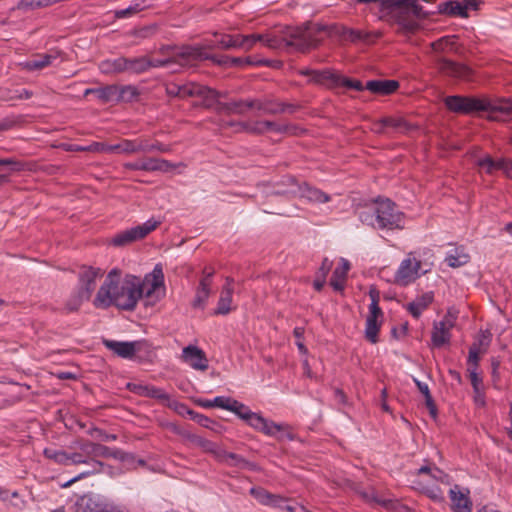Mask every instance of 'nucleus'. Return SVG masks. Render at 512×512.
<instances>
[{"label":"nucleus","instance_id":"f257e3e1","mask_svg":"<svg viewBox=\"0 0 512 512\" xmlns=\"http://www.w3.org/2000/svg\"><path fill=\"white\" fill-rule=\"evenodd\" d=\"M140 299L139 278L131 274L121 277L120 270L112 269L100 286L93 305L100 309L115 306L120 310L133 311Z\"/></svg>","mask_w":512,"mask_h":512},{"label":"nucleus","instance_id":"f03ea898","mask_svg":"<svg viewBox=\"0 0 512 512\" xmlns=\"http://www.w3.org/2000/svg\"><path fill=\"white\" fill-rule=\"evenodd\" d=\"M69 465H88L92 469L80 473L78 476L66 482L63 487H69L72 483L88 477L96 472H100L103 463L99 458H109L113 456L110 448L99 443L86 439H79L73 442L68 448Z\"/></svg>","mask_w":512,"mask_h":512},{"label":"nucleus","instance_id":"7ed1b4c3","mask_svg":"<svg viewBox=\"0 0 512 512\" xmlns=\"http://www.w3.org/2000/svg\"><path fill=\"white\" fill-rule=\"evenodd\" d=\"M358 217L363 224L380 230H395L404 228V213L396 204L387 198H378L363 206L358 211Z\"/></svg>","mask_w":512,"mask_h":512},{"label":"nucleus","instance_id":"20e7f679","mask_svg":"<svg viewBox=\"0 0 512 512\" xmlns=\"http://www.w3.org/2000/svg\"><path fill=\"white\" fill-rule=\"evenodd\" d=\"M437 483L450 484V477L437 467L422 466L412 481L413 487L435 502L444 501V493Z\"/></svg>","mask_w":512,"mask_h":512},{"label":"nucleus","instance_id":"39448f33","mask_svg":"<svg viewBox=\"0 0 512 512\" xmlns=\"http://www.w3.org/2000/svg\"><path fill=\"white\" fill-rule=\"evenodd\" d=\"M411 2L408 1L400 6H388L391 10L386 14L385 20L399 34H413L420 27L418 18L422 8Z\"/></svg>","mask_w":512,"mask_h":512},{"label":"nucleus","instance_id":"423d86ee","mask_svg":"<svg viewBox=\"0 0 512 512\" xmlns=\"http://www.w3.org/2000/svg\"><path fill=\"white\" fill-rule=\"evenodd\" d=\"M171 52L166 59H150L148 57L149 69L156 67H167L171 64H178L182 67L191 66L202 58H208L201 47L183 46L180 48L163 47L162 53Z\"/></svg>","mask_w":512,"mask_h":512},{"label":"nucleus","instance_id":"0eeeda50","mask_svg":"<svg viewBox=\"0 0 512 512\" xmlns=\"http://www.w3.org/2000/svg\"><path fill=\"white\" fill-rule=\"evenodd\" d=\"M299 74L303 76H308L309 81L316 84L346 87L356 91H362L365 88L362 85L361 81L346 78L329 69L314 70L309 68H303L299 70Z\"/></svg>","mask_w":512,"mask_h":512},{"label":"nucleus","instance_id":"6e6552de","mask_svg":"<svg viewBox=\"0 0 512 512\" xmlns=\"http://www.w3.org/2000/svg\"><path fill=\"white\" fill-rule=\"evenodd\" d=\"M283 185L286 188L278 189L276 194L280 195H292L306 199L308 202L313 204H323L331 200V196L324 191L310 186L307 183H298L294 178L287 177L283 180Z\"/></svg>","mask_w":512,"mask_h":512},{"label":"nucleus","instance_id":"1a4fd4ad","mask_svg":"<svg viewBox=\"0 0 512 512\" xmlns=\"http://www.w3.org/2000/svg\"><path fill=\"white\" fill-rule=\"evenodd\" d=\"M426 266L427 265H422L420 260L411 257L410 254L400 263L394 276V282L400 286H407L421 275L430 271L431 268Z\"/></svg>","mask_w":512,"mask_h":512},{"label":"nucleus","instance_id":"9d476101","mask_svg":"<svg viewBox=\"0 0 512 512\" xmlns=\"http://www.w3.org/2000/svg\"><path fill=\"white\" fill-rule=\"evenodd\" d=\"M446 107L459 114H470L478 111H488L490 102L486 99L466 96H448L444 100Z\"/></svg>","mask_w":512,"mask_h":512},{"label":"nucleus","instance_id":"9b49d317","mask_svg":"<svg viewBox=\"0 0 512 512\" xmlns=\"http://www.w3.org/2000/svg\"><path fill=\"white\" fill-rule=\"evenodd\" d=\"M160 223V221L153 218L149 219L141 225L117 233L111 239L110 243L116 247L126 246L134 241L145 238L149 233L154 231Z\"/></svg>","mask_w":512,"mask_h":512},{"label":"nucleus","instance_id":"f8f14e48","mask_svg":"<svg viewBox=\"0 0 512 512\" xmlns=\"http://www.w3.org/2000/svg\"><path fill=\"white\" fill-rule=\"evenodd\" d=\"M127 388L129 391L138 396L156 399L170 408L176 409L178 406L176 401L171 400V397L168 393H166L162 388L156 387L154 385L144 383H128Z\"/></svg>","mask_w":512,"mask_h":512},{"label":"nucleus","instance_id":"ddd939ff","mask_svg":"<svg viewBox=\"0 0 512 512\" xmlns=\"http://www.w3.org/2000/svg\"><path fill=\"white\" fill-rule=\"evenodd\" d=\"M194 96L203 98L206 105L211 106L214 102H217L221 95L214 89L193 82L180 84L178 98L185 99Z\"/></svg>","mask_w":512,"mask_h":512},{"label":"nucleus","instance_id":"4468645a","mask_svg":"<svg viewBox=\"0 0 512 512\" xmlns=\"http://www.w3.org/2000/svg\"><path fill=\"white\" fill-rule=\"evenodd\" d=\"M141 290V298L143 296L149 298L154 294H158L160 289H164V273L161 264H156L151 273L145 275L141 281L139 279Z\"/></svg>","mask_w":512,"mask_h":512},{"label":"nucleus","instance_id":"2eb2a0df","mask_svg":"<svg viewBox=\"0 0 512 512\" xmlns=\"http://www.w3.org/2000/svg\"><path fill=\"white\" fill-rule=\"evenodd\" d=\"M127 170L131 171H162L168 172L176 167V165L165 159L143 158L134 162H127L123 165Z\"/></svg>","mask_w":512,"mask_h":512},{"label":"nucleus","instance_id":"dca6fc26","mask_svg":"<svg viewBox=\"0 0 512 512\" xmlns=\"http://www.w3.org/2000/svg\"><path fill=\"white\" fill-rule=\"evenodd\" d=\"M455 321L456 316L448 312L441 321L434 323L431 336L433 346L439 348L449 343L451 338L450 331L454 327Z\"/></svg>","mask_w":512,"mask_h":512},{"label":"nucleus","instance_id":"f3484780","mask_svg":"<svg viewBox=\"0 0 512 512\" xmlns=\"http://www.w3.org/2000/svg\"><path fill=\"white\" fill-rule=\"evenodd\" d=\"M383 314L378 305V299L372 296V301L369 305V314L366 318V326H365V337L371 343H376L378 341V332L381 326L380 319Z\"/></svg>","mask_w":512,"mask_h":512},{"label":"nucleus","instance_id":"a211bd4d","mask_svg":"<svg viewBox=\"0 0 512 512\" xmlns=\"http://www.w3.org/2000/svg\"><path fill=\"white\" fill-rule=\"evenodd\" d=\"M103 270L94 267H83L79 273V290L82 298L90 299L96 288V280L103 276Z\"/></svg>","mask_w":512,"mask_h":512},{"label":"nucleus","instance_id":"6ab92c4d","mask_svg":"<svg viewBox=\"0 0 512 512\" xmlns=\"http://www.w3.org/2000/svg\"><path fill=\"white\" fill-rule=\"evenodd\" d=\"M437 67L442 74L452 78L470 80L472 76V70L469 67L446 58H439Z\"/></svg>","mask_w":512,"mask_h":512},{"label":"nucleus","instance_id":"aec40b11","mask_svg":"<svg viewBox=\"0 0 512 512\" xmlns=\"http://www.w3.org/2000/svg\"><path fill=\"white\" fill-rule=\"evenodd\" d=\"M104 345L110 351L119 357L131 359L135 353L142 350L146 346L145 341L120 342L114 340H104Z\"/></svg>","mask_w":512,"mask_h":512},{"label":"nucleus","instance_id":"412c9836","mask_svg":"<svg viewBox=\"0 0 512 512\" xmlns=\"http://www.w3.org/2000/svg\"><path fill=\"white\" fill-rule=\"evenodd\" d=\"M449 496L452 512H472L473 504L469 489L454 485L449 491Z\"/></svg>","mask_w":512,"mask_h":512},{"label":"nucleus","instance_id":"4be33fe9","mask_svg":"<svg viewBox=\"0 0 512 512\" xmlns=\"http://www.w3.org/2000/svg\"><path fill=\"white\" fill-rule=\"evenodd\" d=\"M325 30L326 27L323 25L307 23L304 25L303 30L299 32V39L292 44L296 45L299 50L305 52L317 46L318 41L314 38V34Z\"/></svg>","mask_w":512,"mask_h":512},{"label":"nucleus","instance_id":"5701e85b","mask_svg":"<svg viewBox=\"0 0 512 512\" xmlns=\"http://www.w3.org/2000/svg\"><path fill=\"white\" fill-rule=\"evenodd\" d=\"M182 358L193 369L205 371L208 368L205 353L196 346L185 347L182 351Z\"/></svg>","mask_w":512,"mask_h":512},{"label":"nucleus","instance_id":"b1692460","mask_svg":"<svg viewBox=\"0 0 512 512\" xmlns=\"http://www.w3.org/2000/svg\"><path fill=\"white\" fill-rule=\"evenodd\" d=\"M59 57V52L54 51L47 54H37L34 58L27 60L20 65L27 71L42 70L50 66Z\"/></svg>","mask_w":512,"mask_h":512},{"label":"nucleus","instance_id":"393cba45","mask_svg":"<svg viewBox=\"0 0 512 512\" xmlns=\"http://www.w3.org/2000/svg\"><path fill=\"white\" fill-rule=\"evenodd\" d=\"M250 494L262 505L271 507H282V503L286 500L280 495L272 494L264 488L257 487L251 488Z\"/></svg>","mask_w":512,"mask_h":512},{"label":"nucleus","instance_id":"a878e982","mask_svg":"<svg viewBox=\"0 0 512 512\" xmlns=\"http://www.w3.org/2000/svg\"><path fill=\"white\" fill-rule=\"evenodd\" d=\"M257 42H262L268 47H275V41L266 35L262 34H250L241 35L238 34V49L249 51Z\"/></svg>","mask_w":512,"mask_h":512},{"label":"nucleus","instance_id":"bb28decb","mask_svg":"<svg viewBox=\"0 0 512 512\" xmlns=\"http://www.w3.org/2000/svg\"><path fill=\"white\" fill-rule=\"evenodd\" d=\"M215 40L208 42L203 47L207 49L219 48V49H238V34H214Z\"/></svg>","mask_w":512,"mask_h":512},{"label":"nucleus","instance_id":"cd10ccee","mask_svg":"<svg viewBox=\"0 0 512 512\" xmlns=\"http://www.w3.org/2000/svg\"><path fill=\"white\" fill-rule=\"evenodd\" d=\"M399 87L396 80H371L366 83L365 88L374 94L389 95Z\"/></svg>","mask_w":512,"mask_h":512},{"label":"nucleus","instance_id":"c85d7f7f","mask_svg":"<svg viewBox=\"0 0 512 512\" xmlns=\"http://www.w3.org/2000/svg\"><path fill=\"white\" fill-rule=\"evenodd\" d=\"M290 127L286 124H279L269 120H256L253 121L252 134H264L266 132L286 133Z\"/></svg>","mask_w":512,"mask_h":512},{"label":"nucleus","instance_id":"c756f323","mask_svg":"<svg viewBox=\"0 0 512 512\" xmlns=\"http://www.w3.org/2000/svg\"><path fill=\"white\" fill-rule=\"evenodd\" d=\"M350 269L349 262L341 258L339 265L335 268L333 275L330 279V285L336 291H342L344 289L345 280L347 273Z\"/></svg>","mask_w":512,"mask_h":512},{"label":"nucleus","instance_id":"7c9ffc66","mask_svg":"<svg viewBox=\"0 0 512 512\" xmlns=\"http://www.w3.org/2000/svg\"><path fill=\"white\" fill-rule=\"evenodd\" d=\"M468 372L474 392V403L479 407H484L486 400L482 378L475 369H468Z\"/></svg>","mask_w":512,"mask_h":512},{"label":"nucleus","instance_id":"2f4dec72","mask_svg":"<svg viewBox=\"0 0 512 512\" xmlns=\"http://www.w3.org/2000/svg\"><path fill=\"white\" fill-rule=\"evenodd\" d=\"M434 295L427 292L418 296L414 301L407 304V310L414 318H419L424 310L433 302Z\"/></svg>","mask_w":512,"mask_h":512},{"label":"nucleus","instance_id":"473e14b6","mask_svg":"<svg viewBox=\"0 0 512 512\" xmlns=\"http://www.w3.org/2000/svg\"><path fill=\"white\" fill-rule=\"evenodd\" d=\"M469 260L470 256L462 246L450 250L445 257V262L452 268L461 267L467 264Z\"/></svg>","mask_w":512,"mask_h":512},{"label":"nucleus","instance_id":"72a5a7b5","mask_svg":"<svg viewBox=\"0 0 512 512\" xmlns=\"http://www.w3.org/2000/svg\"><path fill=\"white\" fill-rule=\"evenodd\" d=\"M217 109L227 114L243 115L249 110L248 99L232 100L225 103L217 102Z\"/></svg>","mask_w":512,"mask_h":512},{"label":"nucleus","instance_id":"f704fd0d","mask_svg":"<svg viewBox=\"0 0 512 512\" xmlns=\"http://www.w3.org/2000/svg\"><path fill=\"white\" fill-rule=\"evenodd\" d=\"M477 166L483 169L487 174H493L497 170H502L505 173L507 159L501 158L494 160L491 156L485 155L479 158L476 162Z\"/></svg>","mask_w":512,"mask_h":512},{"label":"nucleus","instance_id":"c9c22d12","mask_svg":"<svg viewBox=\"0 0 512 512\" xmlns=\"http://www.w3.org/2000/svg\"><path fill=\"white\" fill-rule=\"evenodd\" d=\"M125 73L128 74H142L149 70V63L147 56L126 57Z\"/></svg>","mask_w":512,"mask_h":512},{"label":"nucleus","instance_id":"e433bc0d","mask_svg":"<svg viewBox=\"0 0 512 512\" xmlns=\"http://www.w3.org/2000/svg\"><path fill=\"white\" fill-rule=\"evenodd\" d=\"M232 295L233 290H230L229 287L222 288L220 297L218 300L217 308L214 311L215 315H227L232 308Z\"/></svg>","mask_w":512,"mask_h":512},{"label":"nucleus","instance_id":"4c0bfd02","mask_svg":"<svg viewBox=\"0 0 512 512\" xmlns=\"http://www.w3.org/2000/svg\"><path fill=\"white\" fill-rule=\"evenodd\" d=\"M126 57H118L111 60L102 61L100 69L105 74L125 73Z\"/></svg>","mask_w":512,"mask_h":512},{"label":"nucleus","instance_id":"58836bf2","mask_svg":"<svg viewBox=\"0 0 512 512\" xmlns=\"http://www.w3.org/2000/svg\"><path fill=\"white\" fill-rule=\"evenodd\" d=\"M294 104H286L271 99H266L265 114H281V113H294L297 110Z\"/></svg>","mask_w":512,"mask_h":512},{"label":"nucleus","instance_id":"ea45409f","mask_svg":"<svg viewBox=\"0 0 512 512\" xmlns=\"http://www.w3.org/2000/svg\"><path fill=\"white\" fill-rule=\"evenodd\" d=\"M211 293V285L207 281H200L196 290L192 306L203 309Z\"/></svg>","mask_w":512,"mask_h":512},{"label":"nucleus","instance_id":"a19ab883","mask_svg":"<svg viewBox=\"0 0 512 512\" xmlns=\"http://www.w3.org/2000/svg\"><path fill=\"white\" fill-rule=\"evenodd\" d=\"M140 91L134 85H118V103H131L137 101Z\"/></svg>","mask_w":512,"mask_h":512},{"label":"nucleus","instance_id":"79ce46f5","mask_svg":"<svg viewBox=\"0 0 512 512\" xmlns=\"http://www.w3.org/2000/svg\"><path fill=\"white\" fill-rule=\"evenodd\" d=\"M115 507L103 502L98 498L89 497L86 500L82 512H115Z\"/></svg>","mask_w":512,"mask_h":512},{"label":"nucleus","instance_id":"37998d69","mask_svg":"<svg viewBox=\"0 0 512 512\" xmlns=\"http://www.w3.org/2000/svg\"><path fill=\"white\" fill-rule=\"evenodd\" d=\"M145 8H147V5L143 0H135L127 8L116 10L114 14L118 19L128 18L144 10Z\"/></svg>","mask_w":512,"mask_h":512},{"label":"nucleus","instance_id":"c03bdc74","mask_svg":"<svg viewBox=\"0 0 512 512\" xmlns=\"http://www.w3.org/2000/svg\"><path fill=\"white\" fill-rule=\"evenodd\" d=\"M43 454L47 459H50L59 465L69 466L68 449L58 450L53 448H45Z\"/></svg>","mask_w":512,"mask_h":512},{"label":"nucleus","instance_id":"a18cd8bd","mask_svg":"<svg viewBox=\"0 0 512 512\" xmlns=\"http://www.w3.org/2000/svg\"><path fill=\"white\" fill-rule=\"evenodd\" d=\"M97 97L104 102L118 103V85H108L95 90Z\"/></svg>","mask_w":512,"mask_h":512},{"label":"nucleus","instance_id":"49530a36","mask_svg":"<svg viewBox=\"0 0 512 512\" xmlns=\"http://www.w3.org/2000/svg\"><path fill=\"white\" fill-rule=\"evenodd\" d=\"M218 461L235 467H244L247 464V461L240 455L227 452L224 449L220 454V458Z\"/></svg>","mask_w":512,"mask_h":512},{"label":"nucleus","instance_id":"de8ad7c7","mask_svg":"<svg viewBox=\"0 0 512 512\" xmlns=\"http://www.w3.org/2000/svg\"><path fill=\"white\" fill-rule=\"evenodd\" d=\"M341 35L344 39L351 42L367 41L370 34L362 30L343 27Z\"/></svg>","mask_w":512,"mask_h":512},{"label":"nucleus","instance_id":"09e8293b","mask_svg":"<svg viewBox=\"0 0 512 512\" xmlns=\"http://www.w3.org/2000/svg\"><path fill=\"white\" fill-rule=\"evenodd\" d=\"M195 443L200 446L205 452H209L214 455V457L219 460L220 454L222 453L223 449L220 448L216 443L207 440L202 437H196Z\"/></svg>","mask_w":512,"mask_h":512},{"label":"nucleus","instance_id":"8fccbe9b","mask_svg":"<svg viewBox=\"0 0 512 512\" xmlns=\"http://www.w3.org/2000/svg\"><path fill=\"white\" fill-rule=\"evenodd\" d=\"M113 153L134 154L135 147L132 139H122L117 144L112 145Z\"/></svg>","mask_w":512,"mask_h":512},{"label":"nucleus","instance_id":"3c124183","mask_svg":"<svg viewBox=\"0 0 512 512\" xmlns=\"http://www.w3.org/2000/svg\"><path fill=\"white\" fill-rule=\"evenodd\" d=\"M447 11L451 15L460 16L462 18L468 17V12H466V6L463 5L461 0L450 1L447 3Z\"/></svg>","mask_w":512,"mask_h":512},{"label":"nucleus","instance_id":"603ef678","mask_svg":"<svg viewBox=\"0 0 512 512\" xmlns=\"http://www.w3.org/2000/svg\"><path fill=\"white\" fill-rule=\"evenodd\" d=\"M414 382H415L417 388L419 389V391L425 397V402H426L427 407L431 410L432 413H434L435 406H434L433 398L431 396L428 385L424 382L419 381L416 378H414Z\"/></svg>","mask_w":512,"mask_h":512},{"label":"nucleus","instance_id":"864d4df0","mask_svg":"<svg viewBox=\"0 0 512 512\" xmlns=\"http://www.w3.org/2000/svg\"><path fill=\"white\" fill-rule=\"evenodd\" d=\"M284 426L268 419H264L260 431L268 436H275L278 432L282 431Z\"/></svg>","mask_w":512,"mask_h":512},{"label":"nucleus","instance_id":"5fc2aeb1","mask_svg":"<svg viewBox=\"0 0 512 512\" xmlns=\"http://www.w3.org/2000/svg\"><path fill=\"white\" fill-rule=\"evenodd\" d=\"M483 353L482 350L477 347L476 344H473L469 349V356H468V369H475L477 370L478 362H479V355Z\"/></svg>","mask_w":512,"mask_h":512},{"label":"nucleus","instance_id":"6e6d98bb","mask_svg":"<svg viewBox=\"0 0 512 512\" xmlns=\"http://www.w3.org/2000/svg\"><path fill=\"white\" fill-rule=\"evenodd\" d=\"M488 110L499 111V112L504 113L505 115H510L512 113V101L507 99V100H501L495 105H492L490 103V107Z\"/></svg>","mask_w":512,"mask_h":512},{"label":"nucleus","instance_id":"4d7b16f0","mask_svg":"<svg viewBox=\"0 0 512 512\" xmlns=\"http://www.w3.org/2000/svg\"><path fill=\"white\" fill-rule=\"evenodd\" d=\"M87 300L86 298H82V294L77 292L76 295L72 296L66 303L65 309L67 312H74L79 309L82 302Z\"/></svg>","mask_w":512,"mask_h":512},{"label":"nucleus","instance_id":"13d9d810","mask_svg":"<svg viewBox=\"0 0 512 512\" xmlns=\"http://www.w3.org/2000/svg\"><path fill=\"white\" fill-rule=\"evenodd\" d=\"M213 404L215 407L231 411V409H233L232 405L235 404V399L226 396H218L213 399Z\"/></svg>","mask_w":512,"mask_h":512},{"label":"nucleus","instance_id":"bf43d9fd","mask_svg":"<svg viewBox=\"0 0 512 512\" xmlns=\"http://www.w3.org/2000/svg\"><path fill=\"white\" fill-rule=\"evenodd\" d=\"M135 147V153H149L151 141L147 138L139 137L132 139Z\"/></svg>","mask_w":512,"mask_h":512},{"label":"nucleus","instance_id":"052dcab7","mask_svg":"<svg viewBox=\"0 0 512 512\" xmlns=\"http://www.w3.org/2000/svg\"><path fill=\"white\" fill-rule=\"evenodd\" d=\"M233 409H231L230 412L235 413L238 415L241 419L245 420L248 418V414H250L252 411L243 403L235 400V404L232 405Z\"/></svg>","mask_w":512,"mask_h":512},{"label":"nucleus","instance_id":"680f3d73","mask_svg":"<svg viewBox=\"0 0 512 512\" xmlns=\"http://www.w3.org/2000/svg\"><path fill=\"white\" fill-rule=\"evenodd\" d=\"M87 147L88 152L113 153L112 145L102 142H92L90 145H87Z\"/></svg>","mask_w":512,"mask_h":512},{"label":"nucleus","instance_id":"e2e57ef3","mask_svg":"<svg viewBox=\"0 0 512 512\" xmlns=\"http://www.w3.org/2000/svg\"><path fill=\"white\" fill-rule=\"evenodd\" d=\"M456 36H446L432 43V48L435 51H443L448 45H453Z\"/></svg>","mask_w":512,"mask_h":512},{"label":"nucleus","instance_id":"0e129e2a","mask_svg":"<svg viewBox=\"0 0 512 512\" xmlns=\"http://www.w3.org/2000/svg\"><path fill=\"white\" fill-rule=\"evenodd\" d=\"M156 32V26H145L134 30L131 34L139 39H145L153 36Z\"/></svg>","mask_w":512,"mask_h":512},{"label":"nucleus","instance_id":"69168bd1","mask_svg":"<svg viewBox=\"0 0 512 512\" xmlns=\"http://www.w3.org/2000/svg\"><path fill=\"white\" fill-rule=\"evenodd\" d=\"M264 417H262L261 415L257 414V413H254V412H251L250 414H248V418L246 419V422L251 426L253 427L254 429L256 430H259L261 429V426L263 424V421H264Z\"/></svg>","mask_w":512,"mask_h":512},{"label":"nucleus","instance_id":"338daca9","mask_svg":"<svg viewBox=\"0 0 512 512\" xmlns=\"http://www.w3.org/2000/svg\"><path fill=\"white\" fill-rule=\"evenodd\" d=\"M0 166H8L11 171H21L24 167L22 162L14 158L0 159Z\"/></svg>","mask_w":512,"mask_h":512},{"label":"nucleus","instance_id":"774afa93","mask_svg":"<svg viewBox=\"0 0 512 512\" xmlns=\"http://www.w3.org/2000/svg\"><path fill=\"white\" fill-rule=\"evenodd\" d=\"M230 126L235 127V130L237 132H247L252 133L253 129V121H238V122H231Z\"/></svg>","mask_w":512,"mask_h":512}]
</instances>
